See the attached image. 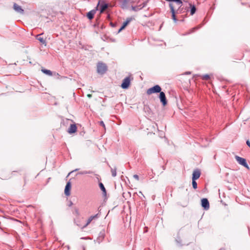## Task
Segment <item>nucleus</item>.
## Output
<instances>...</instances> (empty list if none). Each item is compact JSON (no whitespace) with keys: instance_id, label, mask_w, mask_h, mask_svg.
<instances>
[{"instance_id":"obj_34","label":"nucleus","mask_w":250,"mask_h":250,"mask_svg":"<svg viewBox=\"0 0 250 250\" xmlns=\"http://www.w3.org/2000/svg\"><path fill=\"white\" fill-rule=\"evenodd\" d=\"M133 177H134L136 180H138V181L139 180V176H138V175H137V174H134V175H133Z\"/></svg>"},{"instance_id":"obj_41","label":"nucleus","mask_w":250,"mask_h":250,"mask_svg":"<svg viewBox=\"0 0 250 250\" xmlns=\"http://www.w3.org/2000/svg\"><path fill=\"white\" fill-rule=\"evenodd\" d=\"M163 169H165V167H164V166H163Z\"/></svg>"},{"instance_id":"obj_18","label":"nucleus","mask_w":250,"mask_h":250,"mask_svg":"<svg viewBox=\"0 0 250 250\" xmlns=\"http://www.w3.org/2000/svg\"><path fill=\"white\" fill-rule=\"evenodd\" d=\"M189 8L190 7V13L191 15L194 14L196 11V8L194 5L192 4L191 3H188Z\"/></svg>"},{"instance_id":"obj_13","label":"nucleus","mask_w":250,"mask_h":250,"mask_svg":"<svg viewBox=\"0 0 250 250\" xmlns=\"http://www.w3.org/2000/svg\"><path fill=\"white\" fill-rule=\"evenodd\" d=\"M105 236L104 230L101 231L97 238L96 241L100 244L104 240Z\"/></svg>"},{"instance_id":"obj_16","label":"nucleus","mask_w":250,"mask_h":250,"mask_svg":"<svg viewBox=\"0 0 250 250\" xmlns=\"http://www.w3.org/2000/svg\"><path fill=\"white\" fill-rule=\"evenodd\" d=\"M99 217V214L97 213V214L93 216H91L87 220V223L84 225V227H86L91 222V221L95 219L98 218Z\"/></svg>"},{"instance_id":"obj_24","label":"nucleus","mask_w":250,"mask_h":250,"mask_svg":"<svg viewBox=\"0 0 250 250\" xmlns=\"http://www.w3.org/2000/svg\"><path fill=\"white\" fill-rule=\"evenodd\" d=\"M73 214H74L76 216H79L80 213L79 211V209L77 208H74V210L73 211Z\"/></svg>"},{"instance_id":"obj_15","label":"nucleus","mask_w":250,"mask_h":250,"mask_svg":"<svg viewBox=\"0 0 250 250\" xmlns=\"http://www.w3.org/2000/svg\"><path fill=\"white\" fill-rule=\"evenodd\" d=\"M77 129V128L75 124H71L68 129V132L70 134L74 133L76 132Z\"/></svg>"},{"instance_id":"obj_36","label":"nucleus","mask_w":250,"mask_h":250,"mask_svg":"<svg viewBox=\"0 0 250 250\" xmlns=\"http://www.w3.org/2000/svg\"><path fill=\"white\" fill-rule=\"evenodd\" d=\"M110 25L112 27H115L116 26V23L110 22Z\"/></svg>"},{"instance_id":"obj_11","label":"nucleus","mask_w":250,"mask_h":250,"mask_svg":"<svg viewBox=\"0 0 250 250\" xmlns=\"http://www.w3.org/2000/svg\"><path fill=\"white\" fill-rule=\"evenodd\" d=\"M71 188V183L70 182H68L65 186L64 189V193L66 196H69L70 195Z\"/></svg>"},{"instance_id":"obj_2","label":"nucleus","mask_w":250,"mask_h":250,"mask_svg":"<svg viewBox=\"0 0 250 250\" xmlns=\"http://www.w3.org/2000/svg\"><path fill=\"white\" fill-rule=\"evenodd\" d=\"M97 72L99 74H103L105 73L107 70V66L105 63L103 62H99L97 64Z\"/></svg>"},{"instance_id":"obj_32","label":"nucleus","mask_w":250,"mask_h":250,"mask_svg":"<svg viewBox=\"0 0 250 250\" xmlns=\"http://www.w3.org/2000/svg\"><path fill=\"white\" fill-rule=\"evenodd\" d=\"M125 28V27L123 25H122V26L120 27V28L119 29L118 33H120L121 31H122L123 29H124Z\"/></svg>"},{"instance_id":"obj_4","label":"nucleus","mask_w":250,"mask_h":250,"mask_svg":"<svg viewBox=\"0 0 250 250\" xmlns=\"http://www.w3.org/2000/svg\"><path fill=\"white\" fill-rule=\"evenodd\" d=\"M169 6L170 9V12L172 14L171 17L175 22H176L177 19L176 18V15L178 14L176 12V10L175 9V5L173 3L170 2L169 3Z\"/></svg>"},{"instance_id":"obj_1","label":"nucleus","mask_w":250,"mask_h":250,"mask_svg":"<svg viewBox=\"0 0 250 250\" xmlns=\"http://www.w3.org/2000/svg\"><path fill=\"white\" fill-rule=\"evenodd\" d=\"M162 88L159 85H155V86L148 88L146 91L147 95H150L153 93H160L161 91Z\"/></svg>"},{"instance_id":"obj_40","label":"nucleus","mask_w":250,"mask_h":250,"mask_svg":"<svg viewBox=\"0 0 250 250\" xmlns=\"http://www.w3.org/2000/svg\"><path fill=\"white\" fill-rule=\"evenodd\" d=\"M78 170V169H76L75 170H74V171H77Z\"/></svg>"},{"instance_id":"obj_39","label":"nucleus","mask_w":250,"mask_h":250,"mask_svg":"<svg viewBox=\"0 0 250 250\" xmlns=\"http://www.w3.org/2000/svg\"><path fill=\"white\" fill-rule=\"evenodd\" d=\"M72 205H73V203L71 201H70V203L69 204V206H71Z\"/></svg>"},{"instance_id":"obj_6","label":"nucleus","mask_w":250,"mask_h":250,"mask_svg":"<svg viewBox=\"0 0 250 250\" xmlns=\"http://www.w3.org/2000/svg\"><path fill=\"white\" fill-rule=\"evenodd\" d=\"M130 84V79L129 77H127L123 80L121 87L123 89H127Z\"/></svg>"},{"instance_id":"obj_33","label":"nucleus","mask_w":250,"mask_h":250,"mask_svg":"<svg viewBox=\"0 0 250 250\" xmlns=\"http://www.w3.org/2000/svg\"><path fill=\"white\" fill-rule=\"evenodd\" d=\"M200 28V26H197L196 27H194V28H193L192 29H191V32H193L195 30H197L199 28Z\"/></svg>"},{"instance_id":"obj_20","label":"nucleus","mask_w":250,"mask_h":250,"mask_svg":"<svg viewBox=\"0 0 250 250\" xmlns=\"http://www.w3.org/2000/svg\"><path fill=\"white\" fill-rule=\"evenodd\" d=\"M42 71L43 73H44L46 75H48L49 76H51L52 75V72L50 70H48V69H42Z\"/></svg>"},{"instance_id":"obj_5","label":"nucleus","mask_w":250,"mask_h":250,"mask_svg":"<svg viewBox=\"0 0 250 250\" xmlns=\"http://www.w3.org/2000/svg\"><path fill=\"white\" fill-rule=\"evenodd\" d=\"M235 158L237 162L241 165L244 166L245 167L249 169V167L247 163L246 160L243 158L240 157L236 155Z\"/></svg>"},{"instance_id":"obj_38","label":"nucleus","mask_w":250,"mask_h":250,"mask_svg":"<svg viewBox=\"0 0 250 250\" xmlns=\"http://www.w3.org/2000/svg\"><path fill=\"white\" fill-rule=\"evenodd\" d=\"M87 96L88 98H91V97H92V95H91V94H88V95H87Z\"/></svg>"},{"instance_id":"obj_14","label":"nucleus","mask_w":250,"mask_h":250,"mask_svg":"<svg viewBox=\"0 0 250 250\" xmlns=\"http://www.w3.org/2000/svg\"><path fill=\"white\" fill-rule=\"evenodd\" d=\"M201 175V172L199 169H196L194 170L192 173V179L196 180L198 179Z\"/></svg>"},{"instance_id":"obj_7","label":"nucleus","mask_w":250,"mask_h":250,"mask_svg":"<svg viewBox=\"0 0 250 250\" xmlns=\"http://www.w3.org/2000/svg\"><path fill=\"white\" fill-rule=\"evenodd\" d=\"M189 10V5H185L183 3V6L178 8L176 10L177 14H182L188 12Z\"/></svg>"},{"instance_id":"obj_29","label":"nucleus","mask_w":250,"mask_h":250,"mask_svg":"<svg viewBox=\"0 0 250 250\" xmlns=\"http://www.w3.org/2000/svg\"><path fill=\"white\" fill-rule=\"evenodd\" d=\"M146 5V2H143L142 4H141L139 5V6L140 7V8H141V9L145 7Z\"/></svg>"},{"instance_id":"obj_25","label":"nucleus","mask_w":250,"mask_h":250,"mask_svg":"<svg viewBox=\"0 0 250 250\" xmlns=\"http://www.w3.org/2000/svg\"><path fill=\"white\" fill-rule=\"evenodd\" d=\"M192 184L194 189H196L197 188V184L196 180L192 179Z\"/></svg>"},{"instance_id":"obj_42","label":"nucleus","mask_w":250,"mask_h":250,"mask_svg":"<svg viewBox=\"0 0 250 250\" xmlns=\"http://www.w3.org/2000/svg\"><path fill=\"white\" fill-rule=\"evenodd\" d=\"M186 73L188 74H190V72H187Z\"/></svg>"},{"instance_id":"obj_23","label":"nucleus","mask_w":250,"mask_h":250,"mask_svg":"<svg viewBox=\"0 0 250 250\" xmlns=\"http://www.w3.org/2000/svg\"><path fill=\"white\" fill-rule=\"evenodd\" d=\"M111 172L112 173V175L113 177H115L117 175L116 173V168H111Z\"/></svg>"},{"instance_id":"obj_26","label":"nucleus","mask_w":250,"mask_h":250,"mask_svg":"<svg viewBox=\"0 0 250 250\" xmlns=\"http://www.w3.org/2000/svg\"><path fill=\"white\" fill-rule=\"evenodd\" d=\"M39 35H38L37 36V40L38 41H39L41 42H42V43H45V40L43 39V38H41V37H38Z\"/></svg>"},{"instance_id":"obj_9","label":"nucleus","mask_w":250,"mask_h":250,"mask_svg":"<svg viewBox=\"0 0 250 250\" xmlns=\"http://www.w3.org/2000/svg\"><path fill=\"white\" fill-rule=\"evenodd\" d=\"M201 205L205 210H208L209 208V203L207 198H203L201 200Z\"/></svg>"},{"instance_id":"obj_30","label":"nucleus","mask_w":250,"mask_h":250,"mask_svg":"<svg viewBox=\"0 0 250 250\" xmlns=\"http://www.w3.org/2000/svg\"><path fill=\"white\" fill-rule=\"evenodd\" d=\"M99 124L100 125L102 126L104 129L105 128V125L103 121H100L99 122Z\"/></svg>"},{"instance_id":"obj_35","label":"nucleus","mask_w":250,"mask_h":250,"mask_svg":"<svg viewBox=\"0 0 250 250\" xmlns=\"http://www.w3.org/2000/svg\"><path fill=\"white\" fill-rule=\"evenodd\" d=\"M86 174H93L94 173L93 171H91V170H88V171L86 170Z\"/></svg>"},{"instance_id":"obj_17","label":"nucleus","mask_w":250,"mask_h":250,"mask_svg":"<svg viewBox=\"0 0 250 250\" xmlns=\"http://www.w3.org/2000/svg\"><path fill=\"white\" fill-rule=\"evenodd\" d=\"M122 6L123 7H126L129 3H134L135 0H121Z\"/></svg>"},{"instance_id":"obj_37","label":"nucleus","mask_w":250,"mask_h":250,"mask_svg":"<svg viewBox=\"0 0 250 250\" xmlns=\"http://www.w3.org/2000/svg\"><path fill=\"white\" fill-rule=\"evenodd\" d=\"M246 144L250 147V142L249 140L247 141Z\"/></svg>"},{"instance_id":"obj_28","label":"nucleus","mask_w":250,"mask_h":250,"mask_svg":"<svg viewBox=\"0 0 250 250\" xmlns=\"http://www.w3.org/2000/svg\"><path fill=\"white\" fill-rule=\"evenodd\" d=\"M146 5V2H143L142 4H141L139 5V6L140 7V8H141V9L145 7Z\"/></svg>"},{"instance_id":"obj_10","label":"nucleus","mask_w":250,"mask_h":250,"mask_svg":"<svg viewBox=\"0 0 250 250\" xmlns=\"http://www.w3.org/2000/svg\"><path fill=\"white\" fill-rule=\"evenodd\" d=\"M97 10L98 6H96L95 9H93L87 13L86 16L87 18L90 20H92L94 18V15L96 14V12Z\"/></svg>"},{"instance_id":"obj_8","label":"nucleus","mask_w":250,"mask_h":250,"mask_svg":"<svg viewBox=\"0 0 250 250\" xmlns=\"http://www.w3.org/2000/svg\"><path fill=\"white\" fill-rule=\"evenodd\" d=\"M159 98H160V101L162 103L163 105L164 106H165L167 104V100L165 93L164 92L161 91L160 92Z\"/></svg>"},{"instance_id":"obj_3","label":"nucleus","mask_w":250,"mask_h":250,"mask_svg":"<svg viewBox=\"0 0 250 250\" xmlns=\"http://www.w3.org/2000/svg\"><path fill=\"white\" fill-rule=\"evenodd\" d=\"M100 5V11L101 13H104L108 7L109 4L105 3L103 0H99L97 6Z\"/></svg>"},{"instance_id":"obj_19","label":"nucleus","mask_w":250,"mask_h":250,"mask_svg":"<svg viewBox=\"0 0 250 250\" xmlns=\"http://www.w3.org/2000/svg\"><path fill=\"white\" fill-rule=\"evenodd\" d=\"M99 187H100V189L103 191V195L106 196V189H105L104 184L100 182V183H99Z\"/></svg>"},{"instance_id":"obj_12","label":"nucleus","mask_w":250,"mask_h":250,"mask_svg":"<svg viewBox=\"0 0 250 250\" xmlns=\"http://www.w3.org/2000/svg\"><path fill=\"white\" fill-rule=\"evenodd\" d=\"M14 9L18 13L23 14L24 13V10L17 3H15L13 5Z\"/></svg>"},{"instance_id":"obj_31","label":"nucleus","mask_w":250,"mask_h":250,"mask_svg":"<svg viewBox=\"0 0 250 250\" xmlns=\"http://www.w3.org/2000/svg\"><path fill=\"white\" fill-rule=\"evenodd\" d=\"M78 174H80V175L86 174V170L79 172L78 173Z\"/></svg>"},{"instance_id":"obj_27","label":"nucleus","mask_w":250,"mask_h":250,"mask_svg":"<svg viewBox=\"0 0 250 250\" xmlns=\"http://www.w3.org/2000/svg\"><path fill=\"white\" fill-rule=\"evenodd\" d=\"M202 78L203 80H208V79H209L210 78V77L208 75V74H206V75H204L202 76Z\"/></svg>"},{"instance_id":"obj_22","label":"nucleus","mask_w":250,"mask_h":250,"mask_svg":"<svg viewBox=\"0 0 250 250\" xmlns=\"http://www.w3.org/2000/svg\"><path fill=\"white\" fill-rule=\"evenodd\" d=\"M131 9L134 11H138L141 9V8L139 6V5L137 6H132Z\"/></svg>"},{"instance_id":"obj_21","label":"nucleus","mask_w":250,"mask_h":250,"mask_svg":"<svg viewBox=\"0 0 250 250\" xmlns=\"http://www.w3.org/2000/svg\"><path fill=\"white\" fill-rule=\"evenodd\" d=\"M132 18H127L126 20L125 21L123 25H124V26L125 27H126L129 23V22L132 21Z\"/></svg>"}]
</instances>
